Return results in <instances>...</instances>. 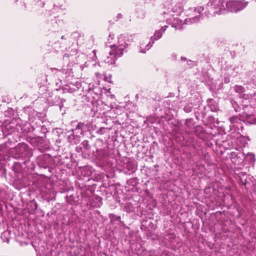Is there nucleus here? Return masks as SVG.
<instances>
[{
    "instance_id": "obj_15",
    "label": "nucleus",
    "mask_w": 256,
    "mask_h": 256,
    "mask_svg": "<svg viewBox=\"0 0 256 256\" xmlns=\"http://www.w3.org/2000/svg\"><path fill=\"white\" fill-rule=\"evenodd\" d=\"M184 110L186 112H189L191 111V110H190V108H188L186 107H185V108H184Z\"/></svg>"
},
{
    "instance_id": "obj_14",
    "label": "nucleus",
    "mask_w": 256,
    "mask_h": 256,
    "mask_svg": "<svg viewBox=\"0 0 256 256\" xmlns=\"http://www.w3.org/2000/svg\"><path fill=\"white\" fill-rule=\"evenodd\" d=\"M188 65H194V62L192 60L188 61Z\"/></svg>"
},
{
    "instance_id": "obj_13",
    "label": "nucleus",
    "mask_w": 256,
    "mask_h": 256,
    "mask_svg": "<svg viewBox=\"0 0 256 256\" xmlns=\"http://www.w3.org/2000/svg\"><path fill=\"white\" fill-rule=\"evenodd\" d=\"M80 84H78L76 88H74L73 91H76L77 90H78L80 88Z\"/></svg>"
},
{
    "instance_id": "obj_1",
    "label": "nucleus",
    "mask_w": 256,
    "mask_h": 256,
    "mask_svg": "<svg viewBox=\"0 0 256 256\" xmlns=\"http://www.w3.org/2000/svg\"><path fill=\"white\" fill-rule=\"evenodd\" d=\"M208 14L213 16L227 12L225 0H210L207 4Z\"/></svg>"
},
{
    "instance_id": "obj_3",
    "label": "nucleus",
    "mask_w": 256,
    "mask_h": 256,
    "mask_svg": "<svg viewBox=\"0 0 256 256\" xmlns=\"http://www.w3.org/2000/svg\"><path fill=\"white\" fill-rule=\"evenodd\" d=\"M248 4L244 0H229L226 2L227 12H237L244 10Z\"/></svg>"
},
{
    "instance_id": "obj_4",
    "label": "nucleus",
    "mask_w": 256,
    "mask_h": 256,
    "mask_svg": "<svg viewBox=\"0 0 256 256\" xmlns=\"http://www.w3.org/2000/svg\"><path fill=\"white\" fill-rule=\"evenodd\" d=\"M167 28L168 26H164L162 27L160 30H156L154 35L151 37L150 41L146 44L145 48H144L143 44H140V52L142 53H146V50H148L152 46L154 42L160 39L162 36L163 33L166 31Z\"/></svg>"
},
{
    "instance_id": "obj_18",
    "label": "nucleus",
    "mask_w": 256,
    "mask_h": 256,
    "mask_svg": "<svg viewBox=\"0 0 256 256\" xmlns=\"http://www.w3.org/2000/svg\"><path fill=\"white\" fill-rule=\"evenodd\" d=\"M182 60H186V58H182Z\"/></svg>"
},
{
    "instance_id": "obj_10",
    "label": "nucleus",
    "mask_w": 256,
    "mask_h": 256,
    "mask_svg": "<svg viewBox=\"0 0 256 256\" xmlns=\"http://www.w3.org/2000/svg\"><path fill=\"white\" fill-rule=\"evenodd\" d=\"M234 90L237 93L242 94L244 92V88L241 86H236L234 87Z\"/></svg>"
},
{
    "instance_id": "obj_8",
    "label": "nucleus",
    "mask_w": 256,
    "mask_h": 256,
    "mask_svg": "<svg viewBox=\"0 0 256 256\" xmlns=\"http://www.w3.org/2000/svg\"><path fill=\"white\" fill-rule=\"evenodd\" d=\"M186 21L183 22L182 20H180L178 18H176L172 22V26L176 28H179V27L181 26H182L184 24H190L189 22L186 23Z\"/></svg>"
},
{
    "instance_id": "obj_19",
    "label": "nucleus",
    "mask_w": 256,
    "mask_h": 256,
    "mask_svg": "<svg viewBox=\"0 0 256 256\" xmlns=\"http://www.w3.org/2000/svg\"><path fill=\"white\" fill-rule=\"evenodd\" d=\"M75 122H72V124H75Z\"/></svg>"
},
{
    "instance_id": "obj_9",
    "label": "nucleus",
    "mask_w": 256,
    "mask_h": 256,
    "mask_svg": "<svg viewBox=\"0 0 256 256\" xmlns=\"http://www.w3.org/2000/svg\"><path fill=\"white\" fill-rule=\"evenodd\" d=\"M1 238L4 242H8L10 238V232L9 230L4 231L1 234Z\"/></svg>"
},
{
    "instance_id": "obj_11",
    "label": "nucleus",
    "mask_w": 256,
    "mask_h": 256,
    "mask_svg": "<svg viewBox=\"0 0 256 256\" xmlns=\"http://www.w3.org/2000/svg\"><path fill=\"white\" fill-rule=\"evenodd\" d=\"M82 145L86 148H87V146H88V140H85V141H84L82 143Z\"/></svg>"
},
{
    "instance_id": "obj_6",
    "label": "nucleus",
    "mask_w": 256,
    "mask_h": 256,
    "mask_svg": "<svg viewBox=\"0 0 256 256\" xmlns=\"http://www.w3.org/2000/svg\"><path fill=\"white\" fill-rule=\"evenodd\" d=\"M116 53V52L111 48L109 52V56H107L104 60V62L110 64H114L116 58L120 56H118Z\"/></svg>"
},
{
    "instance_id": "obj_17",
    "label": "nucleus",
    "mask_w": 256,
    "mask_h": 256,
    "mask_svg": "<svg viewBox=\"0 0 256 256\" xmlns=\"http://www.w3.org/2000/svg\"><path fill=\"white\" fill-rule=\"evenodd\" d=\"M61 39H62V40H64V39H65V37H64V36H61Z\"/></svg>"
},
{
    "instance_id": "obj_20",
    "label": "nucleus",
    "mask_w": 256,
    "mask_h": 256,
    "mask_svg": "<svg viewBox=\"0 0 256 256\" xmlns=\"http://www.w3.org/2000/svg\"><path fill=\"white\" fill-rule=\"evenodd\" d=\"M189 10H190V11H192V8L189 9Z\"/></svg>"
},
{
    "instance_id": "obj_16",
    "label": "nucleus",
    "mask_w": 256,
    "mask_h": 256,
    "mask_svg": "<svg viewBox=\"0 0 256 256\" xmlns=\"http://www.w3.org/2000/svg\"><path fill=\"white\" fill-rule=\"evenodd\" d=\"M211 110H214V111L216 110V106H214L212 108H211Z\"/></svg>"
},
{
    "instance_id": "obj_7",
    "label": "nucleus",
    "mask_w": 256,
    "mask_h": 256,
    "mask_svg": "<svg viewBox=\"0 0 256 256\" xmlns=\"http://www.w3.org/2000/svg\"><path fill=\"white\" fill-rule=\"evenodd\" d=\"M84 126V123L78 122L76 125V128L72 129L71 131L74 133V134H76V136H80V135H82L83 134V128Z\"/></svg>"
},
{
    "instance_id": "obj_12",
    "label": "nucleus",
    "mask_w": 256,
    "mask_h": 256,
    "mask_svg": "<svg viewBox=\"0 0 256 256\" xmlns=\"http://www.w3.org/2000/svg\"><path fill=\"white\" fill-rule=\"evenodd\" d=\"M213 100L212 99H210V100H208V104L210 106V105H212V102H213Z\"/></svg>"
},
{
    "instance_id": "obj_5",
    "label": "nucleus",
    "mask_w": 256,
    "mask_h": 256,
    "mask_svg": "<svg viewBox=\"0 0 256 256\" xmlns=\"http://www.w3.org/2000/svg\"><path fill=\"white\" fill-rule=\"evenodd\" d=\"M193 12L195 15L194 16L186 18L185 20L186 22V23L189 22L190 24L197 22L200 21L202 16V12L204 10V8L202 6H198L195 8Z\"/></svg>"
},
{
    "instance_id": "obj_2",
    "label": "nucleus",
    "mask_w": 256,
    "mask_h": 256,
    "mask_svg": "<svg viewBox=\"0 0 256 256\" xmlns=\"http://www.w3.org/2000/svg\"><path fill=\"white\" fill-rule=\"evenodd\" d=\"M132 36L130 35L120 34L118 38V43L116 44L110 45V47L116 52V54L118 56H122L124 51L126 48L132 42Z\"/></svg>"
}]
</instances>
